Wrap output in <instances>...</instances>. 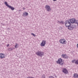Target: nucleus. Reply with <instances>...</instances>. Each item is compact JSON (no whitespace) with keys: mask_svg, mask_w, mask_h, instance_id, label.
I'll use <instances>...</instances> for the list:
<instances>
[{"mask_svg":"<svg viewBox=\"0 0 78 78\" xmlns=\"http://www.w3.org/2000/svg\"><path fill=\"white\" fill-rule=\"evenodd\" d=\"M75 27V25H71L70 26H68V28L69 30H73L74 28V27Z\"/></svg>","mask_w":78,"mask_h":78,"instance_id":"nucleus-10","label":"nucleus"},{"mask_svg":"<svg viewBox=\"0 0 78 78\" xmlns=\"http://www.w3.org/2000/svg\"><path fill=\"white\" fill-rule=\"evenodd\" d=\"M49 78H54V77L53 76H49Z\"/></svg>","mask_w":78,"mask_h":78,"instance_id":"nucleus-20","label":"nucleus"},{"mask_svg":"<svg viewBox=\"0 0 78 78\" xmlns=\"http://www.w3.org/2000/svg\"><path fill=\"white\" fill-rule=\"evenodd\" d=\"M18 47H19V44L17 43L15 44V48H18Z\"/></svg>","mask_w":78,"mask_h":78,"instance_id":"nucleus-15","label":"nucleus"},{"mask_svg":"<svg viewBox=\"0 0 78 78\" xmlns=\"http://www.w3.org/2000/svg\"><path fill=\"white\" fill-rule=\"evenodd\" d=\"M9 46V44H8L7 45V47H8V46Z\"/></svg>","mask_w":78,"mask_h":78,"instance_id":"nucleus-25","label":"nucleus"},{"mask_svg":"<svg viewBox=\"0 0 78 78\" xmlns=\"http://www.w3.org/2000/svg\"><path fill=\"white\" fill-rule=\"evenodd\" d=\"M74 63H75V64H78V60H76Z\"/></svg>","mask_w":78,"mask_h":78,"instance_id":"nucleus-16","label":"nucleus"},{"mask_svg":"<svg viewBox=\"0 0 78 78\" xmlns=\"http://www.w3.org/2000/svg\"><path fill=\"white\" fill-rule=\"evenodd\" d=\"M44 52L39 51H38L37 52H36L35 54L38 56L42 57V56L44 55Z\"/></svg>","mask_w":78,"mask_h":78,"instance_id":"nucleus-1","label":"nucleus"},{"mask_svg":"<svg viewBox=\"0 0 78 78\" xmlns=\"http://www.w3.org/2000/svg\"><path fill=\"white\" fill-rule=\"evenodd\" d=\"M23 15H24V16H28V13L26 12H23Z\"/></svg>","mask_w":78,"mask_h":78,"instance_id":"nucleus-14","label":"nucleus"},{"mask_svg":"<svg viewBox=\"0 0 78 78\" xmlns=\"http://www.w3.org/2000/svg\"><path fill=\"white\" fill-rule=\"evenodd\" d=\"M61 57L63 58H68V56L66 54H62L61 55Z\"/></svg>","mask_w":78,"mask_h":78,"instance_id":"nucleus-11","label":"nucleus"},{"mask_svg":"<svg viewBox=\"0 0 78 78\" xmlns=\"http://www.w3.org/2000/svg\"><path fill=\"white\" fill-rule=\"evenodd\" d=\"M45 8L48 12L51 11V8H50V7L48 5H46L45 6Z\"/></svg>","mask_w":78,"mask_h":78,"instance_id":"nucleus-8","label":"nucleus"},{"mask_svg":"<svg viewBox=\"0 0 78 78\" xmlns=\"http://www.w3.org/2000/svg\"><path fill=\"white\" fill-rule=\"evenodd\" d=\"M57 63L60 64V65H63L64 64V62L62 61V59L60 58L58 59V61H57Z\"/></svg>","mask_w":78,"mask_h":78,"instance_id":"nucleus-2","label":"nucleus"},{"mask_svg":"<svg viewBox=\"0 0 78 78\" xmlns=\"http://www.w3.org/2000/svg\"><path fill=\"white\" fill-rule=\"evenodd\" d=\"M42 78H45V75L44 74L42 75Z\"/></svg>","mask_w":78,"mask_h":78,"instance_id":"nucleus-21","label":"nucleus"},{"mask_svg":"<svg viewBox=\"0 0 78 78\" xmlns=\"http://www.w3.org/2000/svg\"><path fill=\"white\" fill-rule=\"evenodd\" d=\"M62 72L64 73L67 74L68 73V71L66 68H63L62 69Z\"/></svg>","mask_w":78,"mask_h":78,"instance_id":"nucleus-9","label":"nucleus"},{"mask_svg":"<svg viewBox=\"0 0 78 78\" xmlns=\"http://www.w3.org/2000/svg\"><path fill=\"white\" fill-rule=\"evenodd\" d=\"M31 34L33 36H34V37L36 36V35L33 33H31Z\"/></svg>","mask_w":78,"mask_h":78,"instance_id":"nucleus-22","label":"nucleus"},{"mask_svg":"<svg viewBox=\"0 0 78 78\" xmlns=\"http://www.w3.org/2000/svg\"><path fill=\"white\" fill-rule=\"evenodd\" d=\"M4 3L5 5L6 6H7L8 8H9L10 9H11V10H13L14 9V8L10 6L8 4V3H7V2H4Z\"/></svg>","mask_w":78,"mask_h":78,"instance_id":"nucleus-3","label":"nucleus"},{"mask_svg":"<svg viewBox=\"0 0 78 78\" xmlns=\"http://www.w3.org/2000/svg\"><path fill=\"white\" fill-rule=\"evenodd\" d=\"M71 23L70 22V21L69 20H66V21L65 26L66 27H68L69 26H70Z\"/></svg>","mask_w":78,"mask_h":78,"instance_id":"nucleus-5","label":"nucleus"},{"mask_svg":"<svg viewBox=\"0 0 78 78\" xmlns=\"http://www.w3.org/2000/svg\"><path fill=\"white\" fill-rule=\"evenodd\" d=\"M5 55L3 53L0 54V58L1 59H3L5 58Z\"/></svg>","mask_w":78,"mask_h":78,"instance_id":"nucleus-12","label":"nucleus"},{"mask_svg":"<svg viewBox=\"0 0 78 78\" xmlns=\"http://www.w3.org/2000/svg\"><path fill=\"white\" fill-rule=\"evenodd\" d=\"M57 23L58 24H60V23H61V22L59 21H58V22H57Z\"/></svg>","mask_w":78,"mask_h":78,"instance_id":"nucleus-23","label":"nucleus"},{"mask_svg":"<svg viewBox=\"0 0 78 78\" xmlns=\"http://www.w3.org/2000/svg\"><path fill=\"white\" fill-rule=\"evenodd\" d=\"M23 9L24 10H25V8H23Z\"/></svg>","mask_w":78,"mask_h":78,"instance_id":"nucleus-26","label":"nucleus"},{"mask_svg":"<svg viewBox=\"0 0 78 78\" xmlns=\"http://www.w3.org/2000/svg\"><path fill=\"white\" fill-rule=\"evenodd\" d=\"M53 0V1H56V0Z\"/></svg>","mask_w":78,"mask_h":78,"instance_id":"nucleus-27","label":"nucleus"},{"mask_svg":"<svg viewBox=\"0 0 78 78\" xmlns=\"http://www.w3.org/2000/svg\"><path fill=\"white\" fill-rule=\"evenodd\" d=\"M60 23H62V24H64V22L63 21H60Z\"/></svg>","mask_w":78,"mask_h":78,"instance_id":"nucleus-24","label":"nucleus"},{"mask_svg":"<svg viewBox=\"0 0 78 78\" xmlns=\"http://www.w3.org/2000/svg\"><path fill=\"white\" fill-rule=\"evenodd\" d=\"M74 78H78V74L77 73H75L73 76Z\"/></svg>","mask_w":78,"mask_h":78,"instance_id":"nucleus-13","label":"nucleus"},{"mask_svg":"<svg viewBox=\"0 0 78 78\" xmlns=\"http://www.w3.org/2000/svg\"><path fill=\"white\" fill-rule=\"evenodd\" d=\"M45 44H46V41L45 40H43L41 43L40 45L41 47H44V46H45Z\"/></svg>","mask_w":78,"mask_h":78,"instance_id":"nucleus-7","label":"nucleus"},{"mask_svg":"<svg viewBox=\"0 0 78 78\" xmlns=\"http://www.w3.org/2000/svg\"><path fill=\"white\" fill-rule=\"evenodd\" d=\"M69 20L70 22V23H75V22H76V19L75 18L69 19Z\"/></svg>","mask_w":78,"mask_h":78,"instance_id":"nucleus-6","label":"nucleus"},{"mask_svg":"<svg viewBox=\"0 0 78 78\" xmlns=\"http://www.w3.org/2000/svg\"><path fill=\"white\" fill-rule=\"evenodd\" d=\"M75 61H76L75 59H74L73 60H72V62L73 63H74V62H75Z\"/></svg>","mask_w":78,"mask_h":78,"instance_id":"nucleus-19","label":"nucleus"},{"mask_svg":"<svg viewBox=\"0 0 78 78\" xmlns=\"http://www.w3.org/2000/svg\"><path fill=\"white\" fill-rule=\"evenodd\" d=\"M12 50V49L11 48H9L8 49V51H11Z\"/></svg>","mask_w":78,"mask_h":78,"instance_id":"nucleus-17","label":"nucleus"},{"mask_svg":"<svg viewBox=\"0 0 78 78\" xmlns=\"http://www.w3.org/2000/svg\"><path fill=\"white\" fill-rule=\"evenodd\" d=\"M75 23H77V26H78V20H76V22H75Z\"/></svg>","mask_w":78,"mask_h":78,"instance_id":"nucleus-18","label":"nucleus"},{"mask_svg":"<svg viewBox=\"0 0 78 78\" xmlns=\"http://www.w3.org/2000/svg\"><path fill=\"white\" fill-rule=\"evenodd\" d=\"M59 42L60 44H66V43H67L66 41L64 39H60L59 41Z\"/></svg>","mask_w":78,"mask_h":78,"instance_id":"nucleus-4","label":"nucleus"}]
</instances>
